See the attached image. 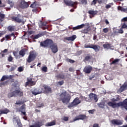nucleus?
I'll return each mask as SVG.
<instances>
[{
  "label": "nucleus",
  "mask_w": 127,
  "mask_h": 127,
  "mask_svg": "<svg viewBox=\"0 0 127 127\" xmlns=\"http://www.w3.org/2000/svg\"><path fill=\"white\" fill-rule=\"evenodd\" d=\"M50 48L52 50V52L55 54L58 52V46L56 44H53L50 47Z\"/></svg>",
  "instance_id": "9b49d317"
},
{
  "label": "nucleus",
  "mask_w": 127,
  "mask_h": 127,
  "mask_svg": "<svg viewBox=\"0 0 127 127\" xmlns=\"http://www.w3.org/2000/svg\"><path fill=\"white\" fill-rule=\"evenodd\" d=\"M44 106V104L43 103H41L39 104H37V108H42Z\"/></svg>",
  "instance_id": "5fc2aeb1"
},
{
  "label": "nucleus",
  "mask_w": 127,
  "mask_h": 127,
  "mask_svg": "<svg viewBox=\"0 0 127 127\" xmlns=\"http://www.w3.org/2000/svg\"><path fill=\"white\" fill-rule=\"evenodd\" d=\"M21 17V15L20 14H18L17 16H13L12 17V21H15L16 22H17L18 23H20L22 22V20L20 19Z\"/></svg>",
  "instance_id": "1a4fd4ad"
},
{
  "label": "nucleus",
  "mask_w": 127,
  "mask_h": 127,
  "mask_svg": "<svg viewBox=\"0 0 127 127\" xmlns=\"http://www.w3.org/2000/svg\"><path fill=\"white\" fill-rule=\"evenodd\" d=\"M122 22H127V17H124L121 20Z\"/></svg>",
  "instance_id": "6e6d98bb"
},
{
  "label": "nucleus",
  "mask_w": 127,
  "mask_h": 127,
  "mask_svg": "<svg viewBox=\"0 0 127 127\" xmlns=\"http://www.w3.org/2000/svg\"><path fill=\"white\" fill-rule=\"evenodd\" d=\"M56 125V122L55 121H53L52 122L48 123L47 124V127H52V126H55Z\"/></svg>",
  "instance_id": "c9c22d12"
},
{
  "label": "nucleus",
  "mask_w": 127,
  "mask_h": 127,
  "mask_svg": "<svg viewBox=\"0 0 127 127\" xmlns=\"http://www.w3.org/2000/svg\"><path fill=\"white\" fill-rule=\"evenodd\" d=\"M15 104V105H22V104H23V102L19 100L17 101Z\"/></svg>",
  "instance_id": "49530a36"
},
{
  "label": "nucleus",
  "mask_w": 127,
  "mask_h": 127,
  "mask_svg": "<svg viewBox=\"0 0 127 127\" xmlns=\"http://www.w3.org/2000/svg\"><path fill=\"white\" fill-rule=\"evenodd\" d=\"M14 36V35L13 34V33L5 35L4 38H5V41H8V40H11V37Z\"/></svg>",
  "instance_id": "6ab92c4d"
},
{
  "label": "nucleus",
  "mask_w": 127,
  "mask_h": 127,
  "mask_svg": "<svg viewBox=\"0 0 127 127\" xmlns=\"http://www.w3.org/2000/svg\"><path fill=\"white\" fill-rule=\"evenodd\" d=\"M13 122L14 124L17 123V125L18 124H19V123H21V121L20 120V119H19V117H16L13 118Z\"/></svg>",
  "instance_id": "4be33fe9"
},
{
  "label": "nucleus",
  "mask_w": 127,
  "mask_h": 127,
  "mask_svg": "<svg viewBox=\"0 0 127 127\" xmlns=\"http://www.w3.org/2000/svg\"><path fill=\"white\" fill-rule=\"evenodd\" d=\"M92 70L93 67L91 66V65H87L84 68L83 71L86 74H90V73L92 72Z\"/></svg>",
  "instance_id": "f8f14e48"
},
{
  "label": "nucleus",
  "mask_w": 127,
  "mask_h": 127,
  "mask_svg": "<svg viewBox=\"0 0 127 127\" xmlns=\"http://www.w3.org/2000/svg\"><path fill=\"white\" fill-rule=\"evenodd\" d=\"M20 110H21V111H25V105L24 104L22 105L20 108Z\"/></svg>",
  "instance_id": "603ef678"
},
{
  "label": "nucleus",
  "mask_w": 127,
  "mask_h": 127,
  "mask_svg": "<svg viewBox=\"0 0 127 127\" xmlns=\"http://www.w3.org/2000/svg\"><path fill=\"white\" fill-rule=\"evenodd\" d=\"M68 71L69 72H74V68H73V67H69V69H68Z\"/></svg>",
  "instance_id": "69168bd1"
},
{
  "label": "nucleus",
  "mask_w": 127,
  "mask_h": 127,
  "mask_svg": "<svg viewBox=\"0 0 127 127\" xmlns=\"http://www.w3.org/2000/svg\"><path fill=\"white\" fill-rule=\"evenodd\" d=\"M32 94L34 96H36V95H39V94H40V92H39V89L36 88L34 89V90L32 92Z\"/></svg>",
  "instance_id": "bb28decb"
},
{
  "label": "nucleus",
  "mask_w": 127,
  "mask_h": 127,
  "mask_svg": "<svg viewBox=\"0 0 127 127\" xmlns=\"http://www.w3.org/2000/svg\"><path fill=\"white\" fill-rule=\"evenodd\" d=\"M7 29L10 32H12V31H14V30H15V26L10 25L7 27Z\"/></svg>",
  "instance_id": "b1692460"
},
{
  "label": "nucleus",
  "mask_w": 127,
  "mask_h": 127,
  "mask_svg": "<svg viewBox=\"0 0 127 127\" xmlns=\"http://www.w3.org/2000/svg\"><path fill=\"white\" fill-rule=\"evenodd\" d=\"M89 97L90 100H94V101H95V102L96 103H97V102H98V99L97 95H96L93 93H91L89 94Z\"/></svg>",
  "instance_id": "dca6fc26"
},
{
  "label": "nucleus",
  "mask_w": 127,
  "mask_h": 127,
  "mask_svg": "<svg viewBox=\"0 0 127 127\" xmlns=\"http://www.w3.org/2000/svg\"><path fill=\"white\" fill-rule=\"evenodd\" d=\"M36 3H37V2H34L32 4H31L30 7H31V8H36V7H37V4H36Z\"/></svg>",
  "instance_id": "4c0bfd02"
},
{
  "label": "nucleus",
  "mask_w": 127,
  "mask_h": 127,
  "mask_svg": "<svg viewBox=\"0 0 127 127\" xmlns=\"http://www.w3.org/2000/svg\"><path fill=\"white\" fill-rule=\"evenodd\" d=\"M79 1H80L82 4H87L88 3L87 0H79Z\"/></svg>",
  "instance_id": "c03bdc74"
},
{
  "label": "nucleus",
  "mask_w": 127,
  "mask_h": 127,
  "mask_svg": "<svg viewBox=\"0 0 127 127\" xmlns=\"http://www.w3.org/2000/svg\"><path fill=\"white\" fill-rule=\"evenodd\" d=\"M15 97L19 96V97H22L23 96V92L19 90H16L13 91Z\"/></svg>",
  "instance_id": "f3484780"
},
{
  "label": "nucleus",
  "mask_w": 127,
  "mask_h": 127,
  "mask_svg": "<svg viewBox=\"0 0 127 127\" xmlns=\"http://www.w3.org/2000/svg\"><path fill=\"white\" fill-rule=\"evenodd\" d=\"M16 68H17V65H16V64H14L13 66L11 67V71H14Z\"/></svg>",
  "instance_id": "a18cd8bd"
},
{
  "label": "nucleus",
  "mask_w": 127,
  "mask_h": 127,
  "mask_svg": "<svg viewBox=\"0 0 127 127\" xmlns=\"http://www.w3.org/2000/svg\"><path fill=\"white\" fill-rule=\"evenodd\" d=\"M35 58H36V54H35L33 52H31L30 53L28 57L27 62H28V63H30L32 62V61H34V60H35Z\"/></svg>",
  "instance_id": "423d86ee"
},
{
  "label": "nucleus",
  "mask_w": 127,
  "mask_h": 127,
  "mask_svg": "<svg viewBox=\"0 0 127 127\" xmlns=\"http://www.w3.org/2000/svg\"><path fill=\"white\" fill-rule=\"evenodd\" d=\"M119 62H120V59H116L110 63V65H115V64H117V63H119Z\"/></svg>",
  "instance_id": "f704fd0d"
},
{
  "label": "nucleus",
  "mask_w": 127,
  "mask_h": 127,
  "mask_svg": "<svg viewBox=\"0 0 127 127\" xmlns=\"http://www.w3.org/2000/svg\"><path fill=\"white\" fill-rule=\"evenodd\" d=\"M17 125L18 126V127H23V126L22 125V124L21 123V122L18 123Z\"/></svg>",
  "instance_id": "338daca9"
},
{
  "label": "nucleus",
  "mask_w": 127,
  "mask_h": 127,
  "mask_svg": "<svg viewBox=\"0 0 127 127\" xmlns=\"http://www.w3.org/2000/svg\"><path fill=\"white\" fill-rule=\"evenodd\" d=\"M91 31V28L90 26L87 27L86 28L84 29L83 30V33H85V34H87L89 31Z\"/></svg>",
  "instance_id": "2f4dec72"
},
{
  "label": "nucleus",
  "mask_w": 127,
  "mask_h": 127,
  "mask_svg": "<svg viewBox=\"0 0 127 127\" xmlns=\"http://www.w3.org/2000/svg\"><path fill=\"white\" fill-rule=\"evenodd\" d=\"M44 124L42 121H36L34 125L30 126L29 127H41Z\"/></svg>",
  "instance_id": "ddd939ff"
},
{
  "label": "nucleus",
  "mask_w": 127,
  "mask_h": 127,
  "mask_svg": "<svg viewBox=\"0 0 127 127\" xmlns=\"http://www.w3.org/2000/svg\"><path fill=\"white\" fill-rule=\"evenodd\" d=\"M79 104H81V100L79 99V97L75 98L73 101L69 103L68 105V108H73V107H75V106H77Z\"/></svg>",
  "instance_id": "39448f33"
},
{
  "label": "nucleus",
  "mask_w": 127,
  "mask_h": 127,
  "mask_svg": "<svg viewBox=\"0 0 127 127\" xmlns=\"http://www.w3.org/2000/svg\"><path fill=\"white\" fill-rule=\"evenodd\" d=\"M124 28H122V27H121V28L118 30V33H120L121 34H123V33H124Z\"/></svg>",
  "instance_id": "09e8293b"
},
{
  "label": "nucleus",
  "mask_w": 127,
  "mask_h": 127,
  "mask_svg": "<svg viewBox=\"0 0 127 127\" xmlns=\"http://www.w3.org/2000/svg\"><path fill=\"white\" fill-rule=\"evenodd\" d=\"M38 90H39V92H40V94L44 93V90L43 89V88H40Z\"/></svg>",
  "instance_id": "bf43d9fd"
},
{
  "label": "nucleus",
  "mask_w": 127,
  "mask_h": 127,
  "mask_svg": "<svg viewBox=\"0 0 127 127\" xmlns=\"http://www.w3.org/2000/svg\"><path fill=\"white\" fill-rule=\"evenodd\" d=\"M59 102H62L64 104H69L70 103V100H71V95L70 94H67L66 91H64L60 95V98H58Z\"/></svg>",
  "instance_id": "f257e3e1"
},
{
  "label": "nucleus",
  "mask_w": 127,
  "mask_h": 127,
  "mask_svg": "<svg viewBox=\"0 0 127 127\" xmlns=\"http://www.w3.org/2000/svg\"><path fill=\"white\" fill-rule=\"evenodd\" d=\"M7 76L5 75H3L0 79V82H3V81H5V80H7Z\"/></svg>",
  "instance_id": "37998d69"
},
{
  "label": "nucleus",
  "mask_w": 127,
  "mask_h": 127,
  "mask_svg": "<svg viewBox=\"0 0 127 127\" xmlns=\"http://www.w3.org/2000/svg\"><path fill=\"white\" fill-rule=\"evenodd\" d=\"M92 58H93L92 55L90 54H88L84 58V61H90V60H91Z\"/></svg>",
  "instance_id": "5701e85b"
},
{
  "label": "nucleus",
  "mask_w": 127,
  "mask_h": 127,
  "mask_svg": "<svg viewBox=\"0 0 127 127\" xmlns=\"http://www.w3.org/2000/svg\"><path fill=\"white\" fill-rule=\"evenodd\" d=\"M25 51H26V49H23L19 51V55H20V56H22V57H23V56L25 55Z\"/></svg>",
  "instance_id": "a878e982"
},
{
  "label": "nucleus",
  "mask_w": 127,
  "mask_h": 127,
  "mask_svg": "<svg viewBox=\"0 0 127 127\" xmlns=\"http://www.w3.org/2000/svg\"><path fill=\"white\" fill-rule=\"evenodd\" d=\"M98 107H99V108H101V109H104V108H105V102H100V103L98 104Z\"/></svg>",
  "instance_id": "e433bc0d"
},
{
  "label": "nucleus",
  "mask_w": 127,
  "mask_h": 127,
  "mask_svg": "<svg viewBox=\"0 0 127 127\" xmlns=\"http://www.w3.org/2000/svg\"><path fill=\"white\" fill-rule=\"evenodd\" d=\"M27 81L25 84V87L27 86H34V85H35V83L32 80L31 78H27Z\"/></svg>",
  "instance_id": "9d476101"
},
{
  "label": "nucleus",
  "mask_w": 127,
  "mask_h": 127,
  "mask_svg": "<svg viewBox=\"0 0 127 127\" xmlns=\"http://www.w3.org/2000/svg\"><path fill=\"white\" fill-rule=\"evenodd\" d=\"M104 48L106 49H110V48H112V45L111 44H105L103 45Z\"/></svg>",
  "instance_id": "7c9ffc66"
},
{
  "label": "nucleus",
  "mask_w": 127,
  "mask_h": 127,
  "mask_svg": "<svg viewBox=\"0 0 127 127\" xmlns=\"http://www.w3.org/2000/svg\"><path fill=\"white\" fill-rule=\"evenodd\" d=\"M57 78H59V79H65V75L64 73H60L57 75Z\"/></svg>",
  "instance_id": "473e14b6"
},
{
  "label": "nucleus",
  "mask_w": 127,
  "mask_h": 127,
  "mask_svg": "<svg viewBox=\"0 0 127 127\" xmlns=\"http://www.w3.org/2000/svg\"><path fill=\"white\" fill-rule=\"evenodd\" d=\"M84 48H91L95 50L96 52H98V51H100V46L98 45H95L91 44H85L84 45Z\"/></svg>",
  "instance_id": "20e7f679"
},
{
  "label": "nucleus",
  "mask_w": 127,
  "mask_h": 127,
  "mask_svg": "<svg viewBox=\"0 0 127 127\" xmlns=\"http://www.w3.org/2000/svg\"><path fill=\"white\" fill-rule=\"evenodd\" d=\"M45 35V32H43L41 34H39L35 35L34 37V39H37L39 38V37H41V36H43V35Z\"/></svg>",
  "instance_id": "cd10ccee"
},
{
  "label": "nucleus",
  "mask_w": 127,
  "mask_h": 127,
  "mask_svg": "<svg viewBox=\"0 0 127 127\" xmlns=\"http://www.w3.org/2000/svg\"><path fill=\"white\" fill-rule=\"evenodd\" d=\"M18 72H22L23 71V67L22 66H20L18 68Z\"/></svg>",
  "instance_id": "052dcab7"
},
{
  "label": "nucleus",
  "mask_w": 127,
  "mask_h": 127,
  "mask_svg": "<svg viewBox=\"0 0 127 127\" xmlns=\"http://www.w3.org/2000/svg\"><path fill=\"white\" fill-rule=\"evenodd\" d=\"M85 24H82L81 25H78L76 27H74L72 28V30H77L78 29H81L82 28H83L84 26H85Z\"/></svg>",
  "instance_id": "412c9836"
},
{
  "label": "nucleus",
  "mask_w": 127,
  "mask_h": 127,
  "mask_svg": "<svg viewBox=\"0 0 127 127\" xmlns=\"http://www.w3.org/2000/svg\"><path fill=\"white\" fill-rule=\"evenodd\" d=\"M53 44V41L51 39H47L43 42H41L40 43L41 46L42 47H50L51 45Z\"/></svg>",
  "instance_id": "7ed1b4c3"
},
{
  "label": "nucleus",
  "mask_w": 127,
  "mask_h": 127,
  "mask_svg": "<svg viewBox=\"0 0 127 127\" xmlns=\"http://www.w3.org/2000/svg\"><path fill=\"white\" fill-rule=\"evenodd\" d=\"M42 71L44 72H47V67L46 66H44L42 68Z\"/></svg>",
  "instance_id": "680f3d73"
},
{
  "label": "nucleus",
  "mask_w": 127,
  "mask_h": 127,
  "mask_svg": "<svg viewBox=\"0 0 127 127\" xmlns=\"http://www.w3.org/2000/svg\"><path fill=\"white\" fill-rule=\"evenodd\" d=\"M97 2L99 4H102L106 2V0H97Z\"/></svg>",
  "instance_id": "de8ad7c7"
},
{
  "label": "nucleus",
  "mask_w": 127,
  "mask_h": 127,
  "mask_svg": "<svg viewBox=\"0 0 127 127\" xmlns=\"http://www.w3.org/2000/svg\"><path fill=\"white\" fill-rule=\"evenodd\" d=\"M2 84V86H4L5 85H7L8 83V81L6 80L5 81H3L2 82H1Z\"/></svg>",
  "instance_id": "13d9d810"
},
{
  "label": "nucleus",
  "mask_w": 127,
  "mask_h": 127,
  "mask_svg": "<svg viewBox=\"0 0 127 127\" xmlns=\"http://www.w3.org/2000/svg\"><path fill=\"white\" fill-rule=\"evenodd\" d=\"M96 111L95 109H93V110H90L89 111H88V113L89 114H94V113H95V112Z\"/></svg>",
  "instance_id": "4d7b16f0"
},
{
  "label": "nucleus",
  "mask_w": 127,
  "mask_h": 127,
  "mask_svg": "<svg viewBox=\"0 0 127 127\" xmlns=\"http://www.w3.org/2000/svg\"><path fill=\"white\" fill-rule=\"evenodd\" d=\"M76 38H77V36H76V35H73L70 37H66L65 38V40H68V41H74L76 39Z\"/></svg>",
  "instance_id": "aec40b11"
},
{
  "label": "nucleus",
  "mask_w": 127,
  "mask_h": 127,
  "mask_svg": "<svg viewBox=\"0 0 127 127\" xmlns=\"http://www.w3.org/2000/svg\"><path fill=\"white\" fill-rule=\"evenodd\" d=\"M29 6L28 3L25 2L24 0H22L20 3V7L21 8H27Z\"/></svg>",
  "instance_id": "2eb2a0df"
},
{
  "label": "nucleus",
  "mask_w": 127,
  "mask_h": 127,
  "mask_svg": "<svg viewBox=\"0 0 127 127\" xmlns=\"http://www.w3.org/2000/svg\"><path fill=\"white\" fill-rule=\"evenodd\" d=\"M103 32L104 33H108V32H109V28H105L103 29Z\"/></svg>",
  "instance_id": "8fccbe9b"
},
{
  "label": "nucleus",
  "mask_w": 127,
  "mask_h": 127,
  "mask_svg": "<svg viewBox=\"0 0 127 127\" xmlns=\"http://www.w3.org/2000/svg\"><path fill=\"white\" fill-rule=\"evenodd\" d=\"M8 79H12V78H14V75H10L8 76H7Z\"/></svg>",
  "instance_id": "0e129e2a"
},
{
  "label": "nucleus",
  "mask_w": 127,
  "mask_h": 127,
  "mask_svg": "<svg viewBox=\"0 0 127 127\" xmlns=\"http://www.w3.org/2000/svg\"><path fill=\"white\" fill-rule=\"evenodd\" d=\"M89 14H91V15H95L98 13V11H94L90 10L88 11Z\"/></svg>",
  "instance_id": "72a5a7b5"
},
{
  "label": "nucleus",
  "mask_w": 127,
  "mask_h": 127,
  "mask_svg": "<svg viewBox=\"0 0 127 127\" xmlns=\"http://www.w3.org/2000/svg\"><path fill=\"white\" fill-rule=\"evenodd\" d=\"M88 117L84 114L78 115L77 116L75 117L73 119V122H76V121H84V120H87Z\"/></svg>",
  "instance_id": "0eeeda50"
},
{
  "label": "nucleus",
  "mask_w": 127,
  "mask_h": 127,
  "mask_svg": "<svg viewBox=\"0 0 127 127\" xmlns=\"http://www.w3.org/2000/svg\"><path fill=\"white\" fill-rule=\"evenodd\" d=\"M66 61L67 62H69V63H71V64H73L75 62V61L74 60H71V59H67Z\"/></svg>",
  "instance_id": "3c124183"
},
{
  "label": "nucleus",
  "mask_w": 127,
  "mask_h": 127,
  "mask_svg": "<svg viewBox=\"0 0 127 127\" xmlns=\"http://www.w3.org/2000/svg\"><path fill=\"white\" fill-rule=\"evenodd\" d=\"M40 27L42 28L43 30H45V29H48V25H47V23L45 22H41L40 23Z\"/></svg>",
  "instance_id": "a211bd4d"
},
{
  "label": "nucleus",
  "mask_w": 127,
  "mask_h": 127,
  "mask_svg": "<svg viewBox=\"0 0 127 127\" xmlns=\"http://www.w3.org/2000/svg\"><path fill=\"white\" fill-rule=\"evenodd\" d=\"M8 51V49H5L3 51H2L0 54L1 57H4L5 56V54L4 53H7Z\"/></svg>",
  "instance_id": "c85d7f7f"
},
{
  "label": "nucleus",
  "mask_w": 127,
  "mask_h": 127,
  "mask_svg": "<svg viewBox=\"0 0 127 127\" xmlns=\"http://www.w3.org/2000/svg\"><path fill=\"white\" fill-rule=\"evenodd\" d=\"M123 121L121 120L113 119L111 120V122L114 126H122L123 124Z\"/></svg>",
  "instance_id": "6e6552de"
},
{
  "label": "nucleus",
  "mask_w": 127,
  "mask_h": 127,
  "mask_svg": "<svg viewBox=\"0 0 127 127\" xmlns=\"http://www.w3.org/2000/svg\"><path fill=\"white\" fill-rule=\"evenodd\" d=\"M125 90H126V88H124V86L122 85V86H121L120 87V90L121 91V92H124V91H125Z\"/></svg>",
  "instance_id": "e2e57ef3"
},
{
  "label": "nucleus",
  "mask_w": 127,
  "mask_h": 127,
  "mask_svg": "<svg viewBox=\"0 0 127 127\" xmlns=\"http://www.w3.org/2000/svg\"><path fill=\"white\" fill-rule=\"evenodd\" d=\"M8 98H12V97H15L14 92H9L8 93Z\"/></svg>",
  "instance_id": "a19ab883"
},
{
  "label": "nucleus",
  "mask_w": 127,
  "mask_h": 127,
  "mask_svg": "<svg viewBox=\"0 0 127 127\" xmlns=\"http://www.w3.org/2000/svg\"><path fill=\"white\" fill-rule=\"evenodd\" d=\"M121 27L122 28L127 29V22H123Z\"/></svg>",
  "instance_id": "79ce46f5"
},
{
  "label": "nucleus",
  "mask_w": 127,
  "mask_h": 127,
  "mask_svg": "<svg viewBox=\"0 0 127 127\" xmlns=\"http://www.w3.org/2000/svg\"><path fill=\"white\" fill-rule=\"evenodd\" d=\"M108 105L109 107H111L113 109L115 108H118L119 107H124L125 110L127 111V98L123 101V102H120L118 103L113 102H109Z\"/></svg>",
  "instance_id": "f03ea898"
},
{
  "label": "nucleus",
  "mask_w": 127,
  "mask_h": 127,
  "mask_svg": "<svg viewBox=\"0 0 127 127\" xmlns=\"http://www.w3.org/2000/svg\"><path fill=\"white\" fill-rule=\"evenodd\" d=\"M7 3L10 5V7H13V5H14V2L11 0H8Z\"/></svg>",
  "instance_id": "58836bf2"
},
{
  "label": "nucleus",
  "mask_w": 127,
  "mask_h": 127,
  "mask_svg": "<svg viewBox=\"0 0 127 127\" xmlns=\"http://www.w3.org/2000/svg\"><path fill=\"white\" fill-rule=\"evenodd\" d=\"M69 120V117H64L63 119V121H64V122H67V121Z\"/></svg>",
  "instance_id": "864d4df0"
},
{
  "label": "nucleus",
  "mask_w": 127,
  "mask_h": 127,
  "mask_svg": "<svg viewBox=\"0 0 127 127\" xmlns=\"http://www.w3.org/2000/svg\"><path fill=\"white\" fill-rule=\"evenodd\" d=\"M5 15L0 12V22H2L4 20Z\"/></svg>",
  "instance_id": "c756f323"
},
{
  "label": "nucleus",
  "mask_w": 127,
  "mask_h": 127,
  "mask_svg": "<svg viewBox=\"0 0 127 127\" xmlns=\"http://www.w3.org/2000/svg\"><path fill=\"white\" fill-rule=\"evenodd\" d=\"M8 113H9V110L5 108L3 110H0V115H2V114H8Z\"/></svg>",
  "instance_id": "393cba45"
},
{
  "label": "nucleus",
  "mask_w": 127,
  "mask_h": 127,
  "mask_svg": "<svg viewBox=\"0 0 127 127\" xmlns=\"http://www.w3.org/2000/svg\"><path fill=\"white\" fill-rule=\"evenodd\" d=\"M44 89V93H46V94H49V93H52V89L51 87L48 86V85H44L43 86Z\"/></svg>",
  "instance_id": "4468645a"
},
{
  "label": "nucleus",
  "mask_w": 127,
  "mask_h": 127,
  "mask_svg": "<svg viewBox=\"0 0 127 127\" xmlns=\"http://www.w3.org/2000/svg\"><path fill=\"white\" fill-rule=\"evenodd\" d=\"M93 127H100V126H99L98 124H94L93 126Z\"/></svg>",
  "instance_id": "774afa93"
},
{
  "label": "nucleus",
  "mask_w": 127,
  "mask_h": 127,
  "mask_svg": "<svg viewBox=\"0 0 127 127\" xmlns=\"http://www.w3.org/2000/svg\"><path fill=\"white\" fill-rule=\"evenodd\" d=\"M7 61H8V62H13V57H12L11 55H9L7 58Z\"/></svg>",
  "instance_id": "ea45409f"
}]
</instances>
